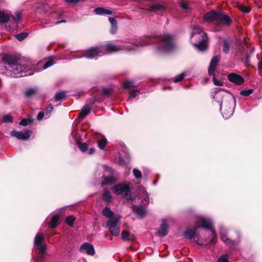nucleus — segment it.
<instances>
[{
    "label": "nucleus",
    "mask_w": 262,
    "mask_h": 262,
    "mask_svg": "<svg viewBox=\"0 0 262 262\" xmlns=\"http://www.w3.org/2000/svg\"><path fill=\"white\" fill-rule=\"evenodd\" d=\"M157 42L156 51L158 53L168 52L175 48L174 36L169 34H164L158 37L144 36L136 38L131 43L136 47H141Z\"/></svg>",
    "instance_id": "nucleus-1"
},
{
    "label": "nucleus",
    "mask_w": 262,
    "mask_h": 262,
    "mask_svg": "<svg viewBox=\"0 0 262 262\" xmlns=\"http://www.w3.org/2000/svg\"><path fill=\"white\" fill-rule=\"evenodd\" d=\"M4 67L0 68V72L9 76L21 77L31 75L32 71L21 63L19 58L12 55H5L3 57Z\"/></svg>",
    "instance_id": "nucleus-2"
},
{
    "label": "nucleus",
    "mask_w": 262,
    "mask_h": 262,
    "mask_svg": "<svg viewBox=\"0 0 262 262\" xmlns=\"http://www.w3.org/2000/svg\"><path fill=\"white\" fill-rule=\"evenodd\" d=\"M198 225L194 227L193 229H187L184 232L183 235L187 239L192 240L198 244L199 240V235L196 233L199 228H203L205 229H210V222L207 221V217L202 215L196 216V222Z\"/></svg>",
    "instance_id": "nucleus-3"
},
{
    "label": "nucleus",
    "mask_w": 262,
    "mask_h": 262,
    "mask_svg": "<svg viewBox=\"0 0 262 262\" xmlns=\"http://www.w3.org/2000/svg\"><path fill=\"white\" fill-rule=\"evenodd\" d=\"M195 36H201V39L196 41V43H193V46L200 51L205 50L207 47V34L203 31L201 27L193 26L191 28L190 39H192Z\"/></svg>",
    "instance_id": "nucleus-4"
},
{
    "label": "nucleus",
    "mask_w": 262,
    "mask_h": 262,
    "mask_svg": "<svg viewBox=\"0 0 262 262\" xmlns=\"http://www.w3.org/2000/svg\"><path fill=\"white\" fill-rule=\"evenodd\" d=\"M204 19L207 22L216 21L227 25H229L231 22L229 16L219 10H211L209 11L204 16Z\"/></svg>",
    "instance_id": "nucleus-5"
},
{
    "label": "nucleus",
    "mask_w": 262,
    "mask_h": 262,
    "mask_svg": "<svg viewBox=\"0 0 262 262\" xmlns=\"http://www.w3.org/2000/svg\"><path fill=\"white\" fill-rule=\"evenodd\" d=\"M236 100L234 96L230 95L225 97V100L220 105V111L224 118L228 119L233 115Z\"/></svg>",
    "instance_id": "nucleus-6"
},
{
    "label": "nucleus",
    "mask_w": 262,
    "mask_h": 262,
    "mask_svg": "<svg viewBox=\"0 0 262 262\" xmlns=\"http://www.w3.org/2000/svg\"><path fill=\"white\" fill-rule=\"evenodd\" d=\"M102 53H111L120 51H131L134 48L128 45H116L113 43H107L100 46Z\"/></svg>",
    "instance_id": "nucleus-7"
},
{
    "label": "nucleus",
    "mask_w": 262,
    "mask_h": 262,
    "mask_svg": "<svg viewBox=\"0 0 262 262\" xmlns=\"http://www.w3.org/2000/svg\"><path fill=\"white\" fill-rule=\"evenodd\" d=\"M112 190L117 195L123 194L127 200H132L130 188L128 184L120 183L112 187Z\"/></svg>",
    "instance_id": "nucleus-8"
},
{
    "label": "nucleus",
    "mask_w": 262,
    "mask_h": 262,
    "mask_svg": "<svg viewBox=\"0 0 262 262\" xmlns=\"http://www.w3.org/2000/svg\"><path fill=\"white\" fill-rule=\"evenodd\" d=\"M120 217L118 215H115L113 219L108 220L106 224V227L108 228L109 231L115 236L120 234Z\"/></svg>",
    "instance_id": "nucleus-9"
},
{
    "label": "nucleus",
    "mask_w": 262,
    "mask_h": 262,
    "mask_svg": "<svg viewBox=\"0 0 262 262\" xmlns=\"http://www.w3.org/2000/svg\"><path fill=\"white\" fill-rule=\"evenodd\" d=\"M220 59V57L219 56H214L210 63V65L208 68V74L210 75L213 76V83L216 86H222L223 85V82L216 79L215 77V70Z\"/></svg>",
    "instance_id": "nucleus-10"
},
{
    "label": "nucleus",
    "mask_w": 262,
    "mask_h": 262,
    "mask_svg": "<svg viewBox=\"0 0 262 262\" xmlns=\"http://www.w3.org/2000/svg\"><path fill=\"white\" fill-rule=\"evenodd\" d=\"M226 96H230V95L228 94L224 90L216 88L214 89L212 92L211 97L215 101L220 105L221 103L224 102L223 100L224 101L225 100Z\"/></svg>",
    "instance_id": "nucleus-11"
},
{
    "label": "nucleus",
    "mask_w": 262,
    "mask_h": 262,
    "mask_svg": "<svg viewBox=\"0 0 262 262\" xmlns=\"http://www.w3.org/2000/svg\"><path fill=\"white\" fill-rule=\"evenodd\" d=\"M227 230L225 228H221L220 230V234L222 241L225 243L227 245L229 246L232 249H235L237 245V243L234 241H231L226 236Z\"/></svg>",
    "instance_id": "nucleus-12"
},
{
    "label": "nucleus",
    "mask_w": 262,
    "mask_h": 262,
    "mask_svg": "<svg viewBox=\"0 0 262 262\" xmlns=\"http://www.w3.org/2000/svg\"><path fill=\"white\" fill-rule=\"evenodd\" d=\"M101 53H102L101 52L100 46H95L87 50L83 56L89 59H93L94 57L99 56Z\"/></svg>",
    "instance_id": "nucleus-13"
},
{
    "label": "nucleus",
    "mask_w": 262,
    "mask_h": 262,
    "mask_svg": "<svg viewBox=\"0 0 262 262\" xmlns=\"http://www.w3.org/2000/svg\"><path fill=\"white\" fill-rule=\"evenodd\" d=\"M32 133V132L31 130H27L24 133L13 130L11 132V135L18 139L27 141L30 138Z\"/></svg>",
    "instance_id": "nucleus-14"
},
{
    "label": "nucleus",
    "mask_w": 262,
    "mask_h": 262,
    "mask_svg": "<svg viewBox=\"0 0 262 262\" xmlns=\"http://www.w3.org/2000/svg\"><path fill=\"white\" fill-rule=\"evenodd\" d=\"M228 80L236 85H241L244 82L243 77L237 74L231 73L228 75Z\"/></svg>",
    "instance_id": "nucleus-15"
},
{
    "label": "nucleus",
    "mask_w": 262,
    "mask_h": 262,
    "mask_svg": "<svg viewBox=\"0 0 262 262\" xmlns=\"http://www.w3.org/2000/svg\"><path fill=\"white\" fill-rule=\"evenodd\" d=\"M80 250L81 251L84 252L90 255H93L95 254V250L93 246L88 243H85L82 244L80 248Z\"/></svg>",
    "instance_id": "nucleus-16"
},
{
    "label": "nucleus",
    "mask_w": 262,
    "mask_h": 262,
    "mask_svg": "<svg viewBox=\"0 0 262 262\" xmlns=\"http://www.w3.org/2000/svg\"><path fill=\"white\" fill-rule=\"evenodd\" d=\"M139 191L141 192L139 195L142 199V204L144 206L147 205L149 203V198L147 191L143 187H141Z\"/></svg>",
    "instance_id": "nucleus-17"
},
{
    "label": "nucleus",
    "mask_w": 262,
    "mask_h": 262,
    "mask_svg": "<svg viewBox=\"0 0 262 262\" xmlns=\"http://www.w3.org/2000/svg\"><path fill=\"white\" fill-rule=\"evenodd\" d=\"M168 225L166 220H163L161 225V230L158 231L157 233L161 237L165 236L168 232Z\"/></svg>",
    "instance_id": "nucleus-18"
},
{
    "label": "nucleus",
    "mask_w": 262,
    "mask_h": 262,
    "mask_svg": "<svg viewBox=\"0 0 262 262\" xmlns=\"http://www.w3.org/2000/svg\"><path fill=\"white\" fill-rule=\"evenodd\" d=\"M133 210L140 218H143L146 213V208L141 205L133 206Z\"/></svg>",
    "instance_id": "nucleus-19"
},
{
    "label": "nucleus",
    "mask_w": 262,
    "mask_h": 262,
    "mask_svg": "<svg viewBox=\"0 0 262 262\" xmlns=\"http://www.w3.org/2000/svg\"><path fill=\"white\" fill-rule=\"evenodd\" d=\"M98 101L96 99H95L93 102L90 105H84L81 109V112L79 114V117L80 118L82 119L86 117L91 112V110L92 108V105L94 103V102Z\"/></svg>",
    "instance_id": "nucleus-20"
},
{
    "label": "nucleus",
    "mask_w": 262,
    "mask_h": 262,
    "mask_svg": "<svg viewBox=\"0 0 262 262\" xmlns=\"http://www.w3.org/2000/svg\"><path fill=\"white\" fill-rule=\"evenodd\" d=\"M102 185H110L115 183L117 181L116 177L113 176L107 177H103L102 178Z\"/></svg>",
    "instance_id": "nucleus-21"
},
{
    "label": "nucleus",
    "mask_w": 262,
    "mask_h": 262,
    "mask_svg": "<svg viewBox=\"0 0 262 262\" xmlns=\"http://www.w3.org/2000/svg\"><path fill=\"white\" fill-rule=\"evenodd\" d=\"M207 221H209L211 224L210 229H208V230H210L211 234H212V237L211 238L210 243L214 245L216 243V239H217L216 234L215 231L213 228V223H212V221L209 218H207Z\"/></svg>",
    "instance_id": "nucleus-22"
},
{
    "label": "nucleus",
    "mask_w": 262,
    "mask_h": 262,
    "mask_svg": "<svg viewBox=\"0 0 262 262\" xmlns=\"http://www.w3.org/2000/svg\"><path fill=\"white\" fill-rule=\"evenodd\" d=\"M94 11L97 15H111L112 14L111 11L101 7L95 8Z\"/></svg>",
    "instance_id": "nucleus-23"
},
{
    "label": "nucleus",
    "mask_w": 262,
    "mask_h": 262,
    "mask_svg": "<svg viewBox=\"0 0 262 262\" xmlns=\"http://www.w3.org/2000/svg\"><path fill=\"white\" fill-rule=\"evenodd\" d=\"M38 92V89L36 87L27 89L24 92V95L26 98H29L34 96Z\"/></svg>",
    "instance_id": "nucleus-24"
},
{
    "label": "nucleus",
    "mask_w": 262,
    "mask_h": 262,
    "mask_svg": "<svg viewBox=\"0 0 262 262\" xmlns=\"http://www.w3.org/2000/svg\"><path fill=\"white\" fill-rule=\"evenodd\" d=\"M102 214L103 216H106L108 220H111L114 218L115 215H114L113 212L107 207H105L102 211Z\"/></svg>",
    "instance_id": "nucleus-25"
},
{
    "label": "nucleus",
    "mask_w": 262,
    "mask_h": 262,
    "mask_svg": "<svg viewBox=\"0 0 262 262\" xmlns=\"http://www.w3.org/2000/svg\"><path fill=\"white\" fill-rule=\"evenodd\" d=\"M59 224V217L57 215H54L50 222V227L52 228H55Z\"/></svg>",
    "instance_id": "nucleus-26"
},
{
    "label": "nucleus",
    "mask_w": 262,
    "mask_h": 262,
    "mask_svg": "<svg viewBox=\"0 0 262 262\" xmlns=\"http://www.w3.org/2000/svg\"><path fill=\"white\" fill-rule=\"evenodd\" d=\"M10 19V16L4 11H0V23H6Z\"/></svg>",
    "instance_id": "nucleus-27"
},
{
    "label": "nucleus",
    "mask_w": 262,
    "mask_h": 262,
    "mask_svg": "<svg viewBox=\"0 0 262 262\" xmlns=\"http://www.w3.org/2000/svg\"><path fill=\"white\" fill-rule=\"evenodd\" d=\"M102 199L106 202H110L112 199L111 192L108 190H105L102 194Z\"/></svg>",
    "instance_id": "nucleus-28"
},
{
    "label": "nucleus",
    "mask_w": 262,
    "mask_h": 262,
    "mask_svg": "<svg viewBox=\"0 0 262 262\" xmlns=\"http://www.w3.org/2000/svg\"><path fill=\"white\" fill-rule=\"evenodd\" d=\"M139 93V90L134 89L132 90L129 92V96L128 97L127 101H132Z\"/></svg>",
    "instance_id": "nucleus-29"
},
{
    "label": "nucleus",
    "mask_w": 262,
    "mask_h": 262,
    "mask_svg": "<svg viewBox=\"0 0 262 262\" xmlns=\"http://www.w3.org/2000/svg\"><path fill=\"white\" fill-rule=\"evenodd\" d=\"M21 14L20 12L17 11L15 15L12 16V18L14 21V24L16 25L19 23L21 20Z\"/></svg>",
    "instance_id": "nucleus-30"
},
{
    "label": "nucleus",
    "mask_w": 262,
    "mask_h": 262,
    "mask_svg": "<svg viewBox=\"0 0 262 262\" xmlns=\"http://www.w3.org/2000/svg\"><path fill=\"white\" fill-rule=\"evenodd\" d=\"M66 93L64 91L57 92L55 95V101L58 102L61 100L65 96Z\"/></svg>",
    "instance_id": "nucleus-31"
},
{
    "label": "nucleus",
    "mask_w": 262,
    "mask_h": 262,
    "mask_svg": "<svg viewBox=\"0 0 262 262\" xmlns=\"http://www.w3.org/2000/svg\"><path fill=\"white\" fill-rule=\"evenodd\" d=\"M79 149L82 152H85L88 150V144L86 143H82L77 141Z\"/></svg>",
    "instance_id": "nucleus-32"
},
{
    "label": "nucleus",
    "mask_w": 262,
    "mask_h": 262,
    "mask_svg": "<svg viewBox=\"0 0 262 262\" xmlns=\"http://www.w3.org/2000/svg\"><path fill=\"white\" fill-rule=\"evenodd\" d=\"M98 146L100 149H103L107 143V140L106 138H103L98 141Z\"/></svg>",
    "instance_id": "nucleus-33"
},
{
    "label": "nucleus",
    "mask_w": 262,
    "mask_h": 262,
    "mask_svg": "<svg viewBox=\"0 0 262 262\" xmlns=\"http://www.w3.org/2000/svg\"><path fill=\"white\" fill-rule=\"evenodd\" d=\"M53 106L52 104H49L46 108L45 110V114L46 116V118H48L50 116L51 113L53 110Z\"/></svg>",
    "instance_id": "nucleus-34"
},
{
    "label": "nucleus",
    "mask_w": 262,
    "mask_h": 262,
    "mask_svg": "<svg viewBox=\"0 0 262 262\" xmlns=\"http://www.w3.org/2000/svg\"><path fill=\"white\" fill-rule=\"evenodd\" d=\"M230 50V42L228 40L224 39L223 42V52L227 54Z\"/></svg>",
    "instance_id": "nucleus-35"
},
{
    "label": "nucleus",
    "mask_w": 262,
    "mask_h": 262,
    "mask_svg": "<svg viewBox=\"0 0 262 262\" xmlns=\"http://www.w3.org/2000/svg\"><path fill=\"white\" fill-rule=\"evenodd\" d=\"M75 217L73 215L68 216L66 219V223L70 227H73Z\"/></svg>",
    "instance_id": "nucleus-36"
},
{
    "label": "nucleus",
    "mask_w": 262,
    "mask_h": 262,
    "mask_svg": "<svg viewBox=\"0 0 262 262\" xmlns=\"http://www.w3.org/2000/svg\"><path fill=\"white\" fill-rule=\"evenodd\" d=\"M130 235L131 234L129 232L126 230H123L121 233V237L122 240L123 241L128 240Z\"/></svg>",
    "instance_id": "nucleus-37"
},
{
    "label": "nucleus",
    "mask_w": 262,
    "mask_h": 262,
    "mask_svg": "<svg viewBox=\"0 0 262 262\" xmlns=\"http://www.w3.org/2000/svg\"><path fill=\"white\" fill-rule=\"evenodd\" d=\"M164 8V6L160 4H156L151 6L150 8V11H154L158 10H163Z\"/></svg>",
    "instance_id": "nucleus-38"
},
{
    "label": "nucleus",
    "mask_w": 262,
    "mask_h": 262,
    "mask_svg": "<svg viewBox=\"0 0 262 262\" xmlns=\"http://www.w3.org/2000/svg\"><path fill=\"white\" fill-rule=\"evenodd\" d=\"M28 35V33L26 32L20 33L15 35V37L19 41H21L26 38Z\"/></svg>",
    "instance_id": "nucleus-39"
},
{
    "label": "nucleus",
    "mask_w": 262,
    "mask_h": 262,
    "mask_svg": "<svg viewBox=\"0 0 262 262\" xmlns=\"http://www.w3.org/2000/svg\"><path fill=\"white\" fill-rule=\"evenodd\" d=\"M55 63L54 59L53 58L49 59L48 61L46 62L44 65L42 67L43 70L46 69Z\"/></svg>",
    "instance_id": "nucleus-40"
},
{
    "label": "nucleus",
    "mask_w": 262,
    "mask_h": 262,
    "mask_svg": "<svg viewBox=\"0 0 262 262\" xmlns=\"http://www.w3.org/2000/svg\"><path fill=\"white\" fill-rule=\"evenodd\" d=\"M185 76V74L184 73H182L179 76H176L175 77H174L173 81L175 83L179 82L181 81V80H182V79H183Z\"/></svg>",
    "instance_id": "nucleus-41"
},
{
    "label": "nucleus",
    "mask_w": 262,
    "mask_h": 262,
    "mask_svg": "<svg viewBox=\"0 0 262 262\" xmlns=\"http://www.w3.org/2000/svg\"><path fill=\"white\" fill-rule=\"evenodd\" d=\"M134 176L136 179H140L142 177V173L141 171L137 168H134L133 170Z\"/></svg>",
    "instance_id": "nucleus-42"
},
{
    "label": "nucleus",
    "mask_w": 262,
    "mask_h": 262,
    "mask_svg": "<svg viewBox=\"0 0 262 262\" xmlns=\"http://www.w3.org/2000/svg\"><path fill=\"white\" fill-rule=\"evenodd\" d=\"M253 90L252 89H248L246 90H243L241 91V95L243 96H248L252 93Z\"/></svg>",
    "instance_id": "nucleus-43"
},
{
    "label": "nucleus",
    "mask_w": 262,
    "mask_h": 262,
    "mask_svg": "<svg viewBox=\"0 0 262 262\" xmlns=\"http://www.w3.org/2000/svg\"><path fill=\"white\" fill-rule=\"evenodd\" d=\"M134 82L131 81H127L125 82L123 84V87L124 89H128L129 87H134Z\"/></svg>",
    "instance_id": "nucleus-44"
},
{
    "label": "nucleus",
    "mask_w": 262,
    "mask_h": 262,
    "mask_svg": "<svg viewBox=\"0 0 262 262\" xmlns=\"http://www.w3.org/2000/svg\"><path fill=\"white\" fill-rule=\"evenodd\" d=\"M217 262H229L228 259V255L227 254L222 255L218 259Z\"/></svg>",
    "instance_id": "nucleus-45"
},
{
    "label": "nucleus",
    "mask_w": 262,
    "mask_h": 262,
    "mask_svg": "<svg viewBox=\"0 0 262 262\" xmlns=\"http://www.w3.org/2000/svg\"><path fill=\"white\" fill-rule=\"evenodd\" d=\"M3 121L5 122H11L12 121V117L9 115H5L3 116Z\"/></svg>",
    "instance_id": "nucleus-46"
},
{
    "label": "nucleus",
    "mask_w": 262,
    "mask_h": 262,
    "mask_svg": "<svg viewBox=\"0 0 262 262\" xmlns=\"http://www.w3.org/2000/svg\"><path fill=\"white\" fill-rule=\"evenodd\" d=\"M180 7L183 10L185 11L187 10L189 8L188 4L184 2H183L180 3Z\"/></svg>",
    "instance_id": "nucleus-47"
},
{
    "label": "nucleus",
    "mask_w": 262,
    "mask_h": 262,
    "mask_svg": "<svg viewBox=\"0 0 262 262\" xmlns=\"http://www.w3.org/2000/svg\"><path fill=\"white\" fill-rule=\"evenodd\" d=\"M111 93V89L104 88L102 90V95L103 96H108Z\"/></svg>",
    "instance_id": "nucleus-48"
},
{
    "label": "nucleus",
    "mask_w": 262,
    "mask_h": 262,
    "mask_svg": "<svg viewBox=\"0 0 262 262\" xmlns=\"http://www.w3.org/2000/svg\"><path fill=\"white\" fill-rule=\"evenodd\" d=\"M117 30V24L114 25H111V28L110 29V32L112 34H114L116 33Z\"/></svg>",
    "instance_id": "nucleus-49"
},
{
    "label": "nucleus",
    "mask_w": 262,
    "mask_h": 262,
    "mask_svg": "<svg viewBox=\"0 0 262 262\" xmlns=\"http://www.w3.org/2000/svg\"><path fill=\"white\" fill-rule=\"evenodd\" d=\"M29 123V120L27 119L24 118L20 122L19 124L24 126L28 125Z\"/></svg>",
    "instance_id": "nucleus-50"
},
{
    "label": "nucleus",
    "mask_w": 262,
    "mask_h": 262,
    "mask_svg": "<svg viewBox=\"0 0 262 262\" xmlns=\"http://www.w3.org/2000/svg\"><path fill=\"white\" fill-rule=\"evenodd\" d=\"M45 115V114L44 112H40L37 116V120L39 121L41 120L43 118V117H44Z\"/></svg>",
    "instance_id": "nucleus-51"
},
{
    "label": "nucleus",
    "mask_w": 262,
    "mask_h": 262,
    "mask_svg": "<svg viewBox=\"0 0 262 262\" xmlns=\"http://www.w3.org/2000/svg\"><path fill=\"white\" fill-rule=\"evenodd\" d=\"M108 20L111 25H114L117 24L116 20L114 17H109Z\"/></svg>",
    "instance_id": "nucleus-52"
},
{
    "label": "nucleus",
    "mask_w": 262,
    "mask_h": 262,
    "mask_svg": "<svg viewBox=\"0 0 262 262\" xmlns=\"http://www.w3.org/2000/svg\"><path fill=\"white\" fill-rule=\"evenodd\" d=\"M118 163L120 165H124L125 164V161L124 159H123V158L122 157L119 156L118 159Z\"/></svg>",
    "instance_id": "nucleus-53"
},
{
    "label": "nucleus",
    "mask_w": 262,
    "mask_h": 262,
    "mask_svg": "<svg viewBox=\"0 0 262 262\" xmlns=\"http://www.w3.org/2000/svg\"><path fill=\"white\" fill-rule=\"evenodd\" d=\"M201 39V36H195L192 39H190L192 42L196 43V41H198Z\"/></svg>",
    "instance_id": "nucleus-54"
},
{
    "label": "nucleus",
    "mask_w": 262,
    "mask_h": 262,
    "mask_svg": "<svg viewBox=\"0 0 262 262\" xmlns=\"http://www.w3.org/2000/svg\"><path fill=\"white\" fill-rule=\"evenodd\" d=\"M241 9L245 13H249L250 12V9L246 6H243Z\"/></svg>",
    "instance_id": "nucleus-55"
},
{
    "label": "nucleus",
    "mask_w": 262,
    "mask_h": 262,
    "mask_svg": "<svg viewBox=\"0 0 262 262\" xmlns=\"http://www.w3.org/2000/svg\"><path fill=\"white\" fill-rule=\"evenodd\" d=\"M95 148L94 147H92L89 149V150L88 151V154L89 155H92L95 152Z\"/></svg>",
    "instance_id": "nucleus-56"
},
{
    "label": "nucleus",
    "mask_w": 262,
    "mask_h": 262,
    "mask_svg": "<svg viewBox=\"0 0 262 262\" xmlns=\"http://www.w3.org/2000/svg\"><path fill=\"white\" fill-rule=\"evenodd\" d=\"M257 66L258 70L262 71V60L258 62Z\"/></svg>",
    "instance_id": "nucleus-57"
},
{
    "label": "nucleus",
    "mask_w": 262,
    "mask_h": 262,
    "mask_svg": "<svg viewBox=\"0 0 262 262\" xmlns=\"http://www.w3.org/2000/svg\"><path fill=\"white\" fill-rule=\"evenodd\" d=\"M250 55L247 54L246 55V63H249V62L250 61Z\"/></svg>",
    "instance_id": "nucleus-58"
},
{
    "label": "nucleus",
    "mask_w": 262,
    "mask_h": 262,
    "mask_svg": "<svg viewBox=\"0 0 262 262\" xmlns=\"http://www.w3.org/2000/svg\"><path fill=\"white\" fill-rule=\"evenodd\" d=\"M65 22H66V20H61V21H56V22L55 23V25H58V24H61V23H65Z\"/></svg>",
    "instance_id": "nucleus-59"
},
{
    "label": "nucleus",
    "mask_w": 262,
    "mask_h": 262,
    "mask_svg": "<svg viewBox=\"0 0 262 262\" xmlns=\"http://www.w3.org/2000/svg\"><path fill=\"white\" fill-rule=\"evenodd\" d=\"M126 160H129V156L128 154H126V156L125 157Z\"/></svg>",
    "instance_id": "nucleus-60"
},
{
    "label": "nucleus",
    "mask_w": 262,
    "mask_h": 262,
    "mask_svg": "<svg viewBox=\"0 0 262 262\" xmlns=\"http://www.w3.org/2000/svg\"><path fill=\"white\" fill-rule=\"evenodd\" d=\"M102 166L105 169L108 168V167L106 166L105 165H102Z\"/></svg>",
    "instance_id": "nucleus-61"
},
{
    "label": "nucleus",
    "mask_w": 262,
    "mask_h": 262,
    "mask_svg": "<svg viewBox=\"0 0 262 262\" xmlns=\"http://www.w3.org/2000/svg\"><path fill=\"white\" fill-rule=\"evenodd\" d=\"M156 182H154L153 183V184H154V185H156Z\"/></svg>",
    "instance_id": "nucleus-62"
}]
</instances>
